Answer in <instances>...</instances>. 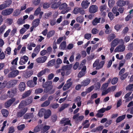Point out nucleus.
<instances>
[{"label": "nucleus", "mask_w": 133, "mask_h": 133, "mask_svg": "<svg viewBox=\"0 0 133 133\" xmlns=\"http://www.w3.org/2000/svg\"><path fill=\"white\" fill-rule=\"evenodd\" d=\"M41 46L38 45L36 46L34 50V52L36 53H38L40 51Z\"/></svg>", "instance_id": "47"}, {"label": "nucleus", "mask_w": 133, "mask_h": 133, "mask_svg": "<svg viewBox=\"0 0 133 133\" xmlns=\"http://www.w3.org/2000/svg\"><path fill=\"white\" fill-rule=\"evenodd\" d=\"M26 105L24 100L22 101L19 104L17 108L19 109L21 108L23 106Z\"/></svg>", "instance_id": "48"}, {"label": "nucleus", "mask_w": 133, "mask_h": 133, "mask_svg": "<svg viewBox=\"0 0 133 133\" xmlns=\"http://www.w3.org/2000/svg\"><path fill=\"white\" fill-rule=\"evenodd\" d=\"M66 67V65H64L62 67L61 73V75L62 76H64L65 75L66 69L68 68H67Z\"/></svg>", "instance_id": "39"}, {"label": "nucleus", "mask_w": 133, "mask_h": 133, "mask_svg": "<svg viewBox=\"0 0 133 133\" xmlns=\"http://www.w3.org/2000/svg\"><path fill=\"white\" fill-rule=\"evenodd\" d=\"M128 74L129 73L128 72H125L121 77L120 78L122 80H124L127 77Z\"/></svg>", "instance_id": "60"}, {"label": "nucleus", "mask_w": 133, "mask_h": 133, "mask_svg": "<svg viewBox=\"0 0 133 133\" xmlns=\"http://www.w3.org/2000/svg\"><path fill=\"white\" fill-rule=\"evenodd\" d=\"M68 6L67 4L66 3H64L60 4L59 9L61 10L66 9L68 8Z\"/></svg>", "instance_id": "23"}, {"label": "nucleus", "mask_w": 133, "mask_h": 133, "mask_svg": "<svg viewBox=\"0 0 133 133\" xmlns=\"http://www.w3.org/2000/svg\"><path fill=\"white\" fill-rule=\"evenodd\" d=\"M21 10L19 9H17L15 10L13 13V15L14 16H17L21 13Z\"/></svg>", "instance_id": "27"}, {"label": "nucleus", "mask_w": 133, "mask_h": 133, "mask_svg": "<svg viewBox=\"0 0 133 133\" xmlns=\"http://www.w3.org/2000/svg\"><path fill=\"white\" fill-rule=\"evenodd\" d=\"M6 28V26L4 24L0 27V32L2 33L3 32Z\"/></svg>", "instance_id": "58"}, {"label": "nucleus", "mask_w": 133, "mask_h": 133, "mask_svg": "<svg viewBox=\"0 0 133 133\" xmlns=\"http://www.w3.org/2000/svg\"><path fill=\"white\" fill-rule=\"evenodd\" d=\"M50 128V126L49 125H45L42 128V131L43 132H45L48 130Z\"/></svg>", "instance_id": "45"}, {"label": "nucleus", "mask_w": 133, "mask_h": 133, "mask_svg": "<svg viewBox=\"0 0 133 133\" xmlns=\"http://www.w3.org/2000/svg\"><path fill=\"white\" fill-rule=\"evenodd\" d=\"M47 59L46 56H41L38 58L36 59L37 62L38 63H42L44 62Z\"/></svg>", "instance_id": "9"}, {"label": "nucleus", "mask_w": 133, "mask_h": 133, "mask_svg": "<svg viewBox=\"0 0 133 133\" xmlns=\"http://www.w3.org/2000/svg\"><path fill=\"white\" fill-rule=\"evenodd\" d=\"M122 27V25L121 24H117L114 26V29L117 31H119Z\"/></svg>", "instance_id": "43"}, {"label": "nucleus", "mask_w": 133, "mask_h": 133, "mask_svg": "<svg viewBox=\"0 0 133 133\" xmlns=\"http://www.w3.org/2000/svg\"><path fill=\"white\" fill-rule=\"evenodd\" d=\"M41 10V8L39 7L35 11L34 15L35 16H37L39 14V12Z\"/></svg>", "instance_id": "52"}, {"label": "nucleus", "mask_w": 133, "mask_h": 133, "mask_svg": "<svg viewBox=\"0 0 133 133\" xmlns=\"http://www.w3.org/2000/svg\"><path fill=\"white\" fill-rule=\"evenodd\" d=\"M127 90L132 91H133V84H129L126 88Z\"/></svg>", "instance_id": "49"}, {"label": "nucleus", "mask_w": 133, "mask_h": 133, "mask_svg": "<svg viewBox=\"0 0 133 133\" xmlns=\"http://www.w3.org/2000/svg\"><path fill=\"white\" fill-rule=\"evenodd\" d=\"M55 31H51L49 32L47 34V37L48 38L52 36L55 34Z\"/></svg>", "instance_id": "57"}, {"label": "nucleus", "mask_w": 133, "mask_h": 133, "mask_svg": "<svg viewBox=\"0 0 133 133\" xmlns=\"http://www.w3.org/2000/svg\"><path fill=\"white\" fill-rule=\"evenodd\" d=\"M31 93V91L30 90H29L26 91L23 95L22 96V98H24L29 96Z\"/></svg>", "instance_id": "36"}, {"label": "nucleus", "mask_w": 133, "mask_h": 133, "mask_svg": "<svg viewBox=\"0 0 133 133\" xmlns=\"http://www.w3.org/2000/svg\"><path fill=\"white\" fill-rule=\"evenodd\" d=\"M50 102L48 101L47 100L45 101L42 104L41 106L42 107H46L48 106L50 104Z\"/></svg>", "instance_id": "53"}, {"label": "nucleus", "mask_w": 133, "mask_h": 133, "mask_svg": "<svg viewBox=\"0 0 133 133\" xmlns=\"http://www.w3.org/2000/svg\"><path fill=\"white\" fill-rule=\"evenodd\" d=\"M118 8L116 6H114L112 9V11L114 14H116V16H117L119 15V13L117 11Z\"/></svg>", "instance_id": "33"}, {"label": "nucleus", "mask_w": 133, "mask_h": 133, "mask_svg": "<svg viewBox=\"0 0 133 133\" xmlns=\"http://www.w3.org/2000/svg\"><path fill=\"white\" fill-rule=\"evenodd\" d=\"M125 116L126 115H122V116L118 117L116 120V122L117 123H118L121 122L122 120L124 119L125 117Z\"/></svg>", "instance_id": "28"}, {"label": "nucleus", "mask_w": 133, "mask_h": 133, "mask_svg": "<svg viewBox=\"0 0 133 133\" xmlns=\"http://www.w3.org/2000/svg\"><path fill=\"white\" fill-rule=\"evenodd\" d=\"M28 59V57L26 56H24L20 58L19 64L21 65H23L27 62Z\"/></svg>", "instance_id": "8"}, {"label": "nucleus", "mask_w": 133, "mask_h": 133, "mask_svg": "<svg viewBox=\"0 0 133 133\" xmlns=\"http://www.w3.org/2000/svg\"><path fill=\"white\" fill-rule=\"evenodd\" d=\"M100 20V18H98L97 17L95 18L92 22V24L94 25H96L98 23H99Z\"/></svg>", "instance_id": "31"}, {"label": "nucleus", "mask_w": 133, "mask_h": 133, "mask_svg": "<svg viewBox=\"0 0 133 133\" xmlns=\"http://www.w3.org/2000/svg\"><path fill=\"white\" fill-rule=\"evenodd\" d=\"M105 27L106 29V30L105 31L106 34H109L112 32V30L110 29V26L108 24H106L105 25Z\"/></svg>", "instance_id": "26"}, {"label": "nucleus", "mask_w": 133, "mask_h": 133, "mask_svg": "<svg viewBox=\"0 0 133 133\" xmlns=\"http://www.w3.org/2000/svg\"><path fill=\"white\" fill-rule=\"evenodd\" d=\"M107 6L103 4L100 7V11L101 12H102L105 10H106Z\"/></svg>", "instance_id": "54"}, {"label": "nucleus", "mask_w": 133, "mask_h": 133, "mask_svg": "<svg viewBox=\"0 0 133 133\" xmlns=\"http://www.w3.org/2000/svg\"><path fill=\"white\" fill-rule=\"evenodd\" d=\"M125 49V47L124 45H121L117 46L114 50L115 52H121L124 51Z\"/></svg>", "instance_id": "10"}, {"label": "nucleus", "mask_w": 133, "mask_h": 133, "mask_svg": "<svg viewBox=\"0 0 133 133\" xmlns=\"http://www.w3.org/2000/svg\"><path fill=\"white\" fill-rule=\"evenodd\" d=\"M82 125L84 126L83 128H88L90 125L89 121L87 120H85L82 122Z\"/></svg>", "instance_id": "22"}, {"label": "nucleus", "mask_w": 133, "mask_h": 133, "mask_svg": "<svg viewBox=\"0 0 133 133\" xmlns=\"http://www.w3.org/2000/svg\"><path fill=\"white\" fill-rule=\"evenodd\" d=\"M117 6L119 7H123L126 4V2L123 0H119L116 3Z\"/></svg>", "instance_id": "20"}, {"label": "nucleus", "mask_w": 133, "mask_h": 133, "mask_svg": "<svg viewBox=\"0 0 133 133\" xmlns=\"http://www.w3.org/2000/svg\"><path fill=\"white\" fill-rule=\"evenodd\" d=\"M75 102L76 103L78 107H80L81 106L82 101L81 99L79 96H77L74 99Z\"/></svg>", "instance_id": "19"}, {"label": "nucleus", "mask_w": 133, "mask_h": 133, "mask_svg": "<svg viewBox=\"0 0 133 133\" xmlns=\"http://www.w3.org/2000/svg\"><path fill=\"white\" fill-rule=\"evenodd\" d=\"M13 11V8L7 9L3 10L1 12V14L4 16H8L11 14Z\"/></svg>", "instance_id": "4"}, {"label": "nucleus", "mask_w": 133, "mask_h": 133, "mask_svg": "<svg viewBox=\"0 0 133 133\" xmlns=\"http://www.w3.org/2000/svg\"><path fill=\"white\" fill-rule=\"evenodd\" d=\"M45 109L44 108H42L39 111L38 114L39 117H42L44 115V112H45Z\"/></svg>", "instance_id": "37"}, {"label": "nucleus", "mask_w": 133, "mask_h": 133, "mask_svg": "<svg viewBox=\"0 0 133 133\" xmlns=\"http://www.w3.org/2000/svg\"><path fill=\"white\" fill-rule=\"evenodd\" d=\"M15 100V98H12L7 101L5 103V108H7L10 107Z\"/></svg>", "instance_id": "7"}, {"label": "nucleus", "mask_w": 133, "mask_h": 133, "mask_svg": "<svg viewBox=\"0 0 133 133\" xmlns=\"http://www.w3.org/2000/svg\"><path fill=\"white\" fill-rule=\"evenodd\" d=\"M43 90L42 88H38L36 89L35 91V94H39L43 92Z\"/></svg>", "instance_id": "55"}, {"label": "nucleus", "mask_w": 133, "mask_h": 133, "mask_svg": "<svg viewBox=\"0 0 133 133\" xmlns=\"http://www.w3.org/2000/svg\"><path fill=\"white\" fill-rule=\"evenodd\" d=\"M49 71V69H45L40 72L38 74L37 76L38 77H40L44 74L46 72Z\"/></svg>", "instance_id": "21"}, {"label": "nucleus", "mask_w": 133, "mask_h": 133, "mask_svg": "<svg viewBox=\"0 0 133 133\" xmlns=\"http://www.w3.org/2000/svg\"><path fill=\"white\" fill-rule=\"evenodd\" d=\"M90 3L87 0L83 1L81 3L82 7L84 9H86L88 8Z\"/></svg>", "instance_id": "12"}, {"label": "nucleus", "mask_w": 133, "mask_h": 133, "mask_svg": "<svg viewBox=\"0 0 133 133\" xmlns=\"http://www.w3.org/2000/svg\"><path fill=\"white\" fill-rule=\"evenodd\" d=\"M91 80L90 79L87 78L83 81L81 83L82 87H85L89 84Z\"/></svg>", "instance_id": "17"}, {"label": "nucleus", "mask_w": 133, "mask_h": 133, "mask_svg": "<svg viewBox=\"0 0 133 133\" xmlns=\"http://www.w3.org/2000/svg\"><path fill=\"white\" fill-rule=\"evenodd\" d=\"M12 3V1L11 0H7L5 2V3L3 4L6 8L9 7L11 5Z\"/></svg>", "instance_id": "44"}, {"label": "nucleus", "mask_w": 133, "mask_h": 133, "mask_svg": "<svg viewBox=\"0 0 133 133\" xmlns=\"http://www.w3.org/2000/svg\"><path fill=\"white\" fill-rule=\"evenodd\" d=\"M81 8L76 7L75 8L73 11V12L75 14H77L79 13Z\"/></svg>", "instance_id": "46"}, {"label": "nucleus", "mask_w": 133, "mask_h": 133, "mask_svg": "<svg viewBox=\"0 0 133 133\" xmlns=\"http://www.w3.org/2000/svg\"><path fill=\"white\" fill-rule=\"evenodd\" d=\"M84 20V18L83 17L81 16L77 17L76 19V21L80 23H82L83 22Z\"/></svg>", "instance_id": "30"}, {"label": "nucleus", "mask_w": 133, "mask_h": 133, "mask_svg": "<svg viewBox=\"0 0 133 133\" xmlns=\"http://www.w3.org/2000/svg\"><path fill=\"white\" fill-rule=\"evenodd\" d=\"M45 111L44 118L45 119H47L51 115V111L49 109L46 110L45 109Z\"/></svg>", "instance_id": "16"}, {"label": "nucleus", "mask_w": 133, "mask_h": 133, "mask_svg": "<svg viewBox=\"0 0 133 133\" xmlns=\"http://www.w3.org/2000/svg\"><path fill=\"white\" fill-rule=\"evenodd\" d=\"M13 19L11 18H8L6 20V22L9 25H10L12 24L13 22Z\"/></svg>", "instance_id": "56"}, {"label": "nucleus", "mask_w": 133, "mask_h": 133, "mask_svg": "<svg viewBox=\"0 0 133 133\" xmlns=\"http://www.w3.org/2000/svg\"><path fill=\"white\" fill-rule=\"evenodd\" d=\"M11 49L10 47H8L6 49L5 53L6 55H10L11 53Z\"/></svg>", "instance_id": "51"}, {"label": "nucleus", "mask_w": 133, "mask_h": 133, "mask_svg": "<svg viewBox=\"0 0 133 133\" xmlns=\"http://www.w3.org/2000/svg\"><path fill=\"white\" fill-rule=\"evenodd\" d=\"M128 49L130 50H131L133 49V42L129 44L127 47Z\"/></svg>", "instance_id": "64"}, {"label": "nucleus", "mask_w": 133, "mask_h": 133, "mask_svg": "<svg viewBox=\"0 0 133 133\" xmlns=\"http://www.w3.org/2000/svg\"><path fill=\"white\" fill-rule=\"evenodd\" d=\"M91 34H86L84 35V38L86 39L89 40L91 38Z\"/></svg>", "instance_id": "63"}, {"label": "nucleus", "mask_w": 133, "mask_h": 133, "mask_svg": "<svg viewBox=\"0 0 133 133\" xmlns=\"http://www.w3.org/2000/svg\"><path fill=\"white\" fill-rule=\"evenodd\" d=\"M98 10V7L96 5H91L89 8V11L90 13H94L96 12Z\"/></svg>", "instance_id": "6"}, {"label": "nucleus", "mask_w": 133, "mask_h": 133, "mask_svg": "<svg viewBox=\"0 0 133 133\" xmlns=\"http://www.w3.org/2000/svg\"><path fill=\"white\" fill-rule=\"evenodd\" d=\"M116 37L115 35L114 34H112L109 35L107 39L110 42Z\"/></svg>", "instance_id": "38"}, {"label": "nucleus", "mask_w": 133, "mask_h": 133, "mask_svg": "<svg viewBox=\"0 0 133 133\" xmlns=\"http://www.w3.org/2000/svg\"><path fill=\"white\" fill-rule=\"evenodd\" d=\"M17 81L14 79L9 81L8 83L7 87L8 88H10L13 86L17 84Z\"/></svg>", "instance_id": "15"}, {"label": "nucleus", "mask_w": 133, "mask_h": 133, "mask_svg": "<svg viewBox=\"0 0 133 133\" xmlns=\"http://www.w3.org/2000/svg\"><path fill=\"white\" fill-rule=\"evenodd\" d=\"M111 91L109 88H108L107 90L103 91L102 93V95H104Z\"/></svg>", "instance_id": "61"}, {"label": "nucleus", "mask_w": 133, "mask_h": 133, "mask_svg": "<svg viewBox=\"0 0 133 133\" xmlns=\"http://www.w3.org/2000/svg\"><path fill=\"white\" fill-rule=\"evenodd\" d=\"M43 87L44 88V92L47 93L49 94H51L54 92V90L52 89V82L50 81L46 82L43 85Z\"/></svg>", "instance_id": "1"}, {"label": "nucleus", "mask_w": 133, "mask_h": 133, "mask_svg": "<svg viewBox=\"0 0 133 133\" xmlns=\"http://www.w3.org/2000/svg\"><path fill=\"white\" fill-rule=\"evenodd\" d=\"M66 66L68 68L66 69L65 75H66L67 76L69 75L71 72V66L69 65H66Z\"/></svg>", "instance_id": "24"}, {"label": "nucleus", "mask_w": 133, "mask_h": 133, "mask_svg": "<svg viewBox=\"0 0 133 133\" xmlns=\"http://www.w3.org/2000/svg\"><path fill=\"white\" fill-rule=\"evenodd\" d=\"M105 63V61H102L99 62V59H96L94 63L93 66V67H96V69L97 70H98L102 68L103 66Z\"/></svg>", "instance_id": "2"}, {"label": "nucleus", "mask_w": 133, "mask_h": 133, "mask_svg": "<svg viewBox=\"0 0 133 133\" xmlns=\"http://www.w3.org/2000/svg\"><path fill=\"white\" fill-rule=\"evenodd\" d=\"M40 20L39 19H35L33 21L32 23V26L30 28V31H33L34 29L37 27L39 23Z\"/></svg>", "instance_id": "5"}, {"label": "nucleus", "mask_w": 133, "mask_h": 133, "mask_svg": "<svg viewBox=\"0 0 133 133\" xmlns=\"http://www.w3.org/2000/svg\"><path fill=\"white\" fill-rule=\"evenodd\" d=\"M34 117L33 113H27L24 116V118L25 119L32 118Z\"/></svg>", "instance_id": "29"}, {"label": "nucleus", "mask_w": 133, "mask_h": 133, "mask_svg": "<svg viewBox=\"0 0 133 133\" xmlns=\"http://www.w3.org/2000/svg\"><path fill=\"white\" fill-rule=\"evenodd\" d=\"M36 46L35 44L33 43H30L28 44L27 48L29 50H32V47H34Z\"/></svg>", "instance_id": "32"}, {"label": "nucleus", "mask_w": 133, "mask_h": 133, "mask_svg": "<svg viewBox=\"0 0 133 133\" xmlns=\"http://www.w3.org/2000/svg\"><path fill=\"white\" fill-rule=\"evenodd\" d=\"M27 85L30 88H33L35 87L36 84L35 83L32 81H29L27 82Z\"/></svg>", "instance_id": "25"}, {"label": "nucleus", "mask_w": 133, "mask_h": 133, "mask_svg": "<svg viewBox=\"0 0 133 133\" xmlns=\"http://www.w3.org/2000/svg\"><path fill=\"white\" fill-rule=\"evenodd\" d=\"M16 93V91H15L14 92H11V91H8V92L7 96H9V97H13L15 94Z\"/></svg>", "instance_id": "59"}, {"label": "nucleus", "mask_w": 133, "mask_h": 133, "mask_svg": "<svg viewBox=\"0 0 133 133\" xmlns=\"http://www.w3.org/2000/svg\"><path fill=\"white\" fill-rule=\"evenodd\" d=\"M118 81V78L117 77H115L112 79L111 83L113 85L115 84H116Z\"/></svg>", "instance_id": "62"}, {"label": "nucleus", "mask_w": 133, "mask_h": 133, "mask_svg": "<svg viewBox=\"0 0 133 133\" xmlns=\"http://www.w3.org/2000/svg\"><path fill=\"white\" fill-rule=\"evenodd\" d=\"M59 1L58 2L56 0H55L54 2H53L51 6L52 8L53 9H56L58 7H59V5L61 3Z\"/></svg>", "instance_id": "13"}, {"label": "nucleus", "mask_w": 133, "mask_h": 133, "mask_svg": "<svg viewBox=\"0 0 133 133\" xmlns=\"http://www.w3.org/2000/svg\"><path fill=\"white\" fill-rule=\"evenodd\" d=\"M19 73V71L17 70H15L10 72L8 74L9 77H14L17 76Z\"/></svg>", "instance_id": "11"}, {"label": "nucleus", "mask_w": 133, "mask_h": 133, "mask_svg": "<svg viewBox=\"0 0 133 133\" xmlns=\"http://www.w3.org/2000/svg\"><path fill=\"white\" fill-rule=\"evenodd\" d=\"M66 46V42L65 41L62 42L60 44L59 46V49L61 50H64Z\"/></svg>", "instance_id": "40"}, {"label": "nucleus", "mask_w": 133, "mask_h": 133, "mask_svg": "<svg viewBox=\"0 0 133 133\" xmlns=\"http://www.w3.org/2000/svg\"><path fill=\"white\" fill-rule=\"evenodd\" d=\"M25 88V84L24 82H22L20 83L18 85V89L21 91H24Z\"/></svg>", "instance_id": "18"}, {"label": "nucleus", "mask_w": 133, "mask_h": 133, "mask_svg": "<svg viewBox=\"0 0 133 133\" xmlns=\"http://www.w3.org/2000/svg\"><path fill=\"white\" fill-rule=\"evenodd\" d=\"M51 15L52 13L51 12H49L46 13L45 14L43 18L45 19H48L51 16Z\"/></svg>", "instance_id": "50"}, {"label": "nucleus", "mask_w": 133, "mask_h": 133, "mask_svg": "<svg viewBox=\"0 0 133 133\" xmlns=\"http://www.w3.org/2000/svg\"><path fill=\"white\" fill-rule=\"evenodd\" d=\"M1 113L3 116L6 117L9 114L8 111L6 109H3L1 110Z\"/></svg>", "instance_id": "34"}, {"label": "nucleus", "mask_w": 133, "mask_h": 133, "mask_svg": "<svg viewBox=\"0 0 133 133\" xmlns=\"http://www.w3.org/2000/svg\"><path fill=\"white\" fill-rule=\"evenodd\" d=\"M131 93V92L128 93L124 96V98L125 99V101L126 102L130 101L133 98V97L130 96Z\"/></svg>", "instance_id": "14"}, {"label": "nucleus", "mask_w": 133, "mask_h": 133, "mask_svg": "<svg viewBox=\"0 0 133 133\" xmlns=\"http://www.w3.org/2000/svg\"><path fill=\"white\" fill-rule=\"evenodd\" d=\"M119 40L118 38H116L113 40L111 42V44L116 46L119 43Z\"/></svg>", "instance_id": "35"}, {"label": "nucleus", "mask_w": 133, "mask_h": 133, "mask_svg": "<svg viewBox=\"0 0 133 133\" xmlns=\"http://www.w3.org/2000/svg\"><path fill=\"white\" fill-rule=\"evenodd\" d=\"M115 1L114 0H109L108 1V5L110 8H112L114 5Z\"/></svg>", "instance_id": "41"}, {"label": "nucleus", "mask_w": 133, "mask_h": 133, "mask_svg": "<svg viewBox=\"0 0 133 133\" xmlns=\"http://www.w3.org/2000/svg\"><path fill=\"white\" fill-rule=\"evenodd\" d=\"M55 59L51 60L49 61L47 63L48 66H51L55 64Z\"/></svg>", "instance_id": "42"}, {"label": "nucleus", "mask_w": 133, "mask_h": 133, "mask_svg": "<svg viewBox=\"0 0 133 133\" xmlns=\"http://www.w3.org/2000/svg\"><path fill=\"white\" fill-rule=\"evenodd\" d=\"M79 113H77L74 115L72 117L73 119L74 120L76 123L81 122L84 118L83 116H79Z\"/></svg>", "instance_id": "3"}]
</instances>
